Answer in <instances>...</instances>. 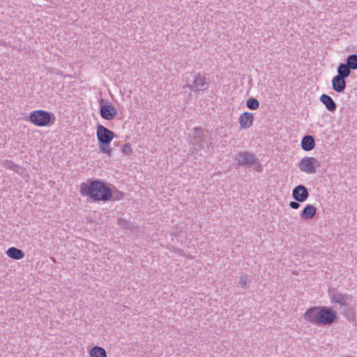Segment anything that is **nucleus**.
Listing matches in <instances>:
<instances>
[{
	"label": "nucleus",
	"instance_id": "nucleus-2",
	"mask_svg": "<svg viewBox=\"0 0 357 357\" xmlns=\"http://www.w3.org/2000/svg\"><path fill=\"white\" fill-rule=\"evenodd\" d=\"M211 144L208 131L201 128H195L192 138V144L197 153L200 155L208 153L209 144Z\"/></svg>",
	"mask_w": 357,
	"mask_h": 357
},
{
	"label": "nucleus",
	"instance_id": "nucleus-9",
	"mask_svg": "<svg viewBox=\"0 0 357 357\" xmlns=\"http://www.w3.org/2000/svg\"><path fill=\"white\" fill-rule=\"evenodd\" d=\"M117 112V108L109 104L107 100L102 98L100 100V114L102 119L112 120L116 117Z\"/></svg>",
	"mask_w": 357,
	"mask_h": 357
},
{
	"label": "nucleus",
	"instance_id": "nucleus-23",
	"mask_svg": "<svg viewBox=\"0 0 357 357\" xmlns=\"http://www.w3.org/2000/svg\"><path fill=\"white\" fill-rule=\"evenodd\" d=\"M246 105L249 109L255 110L259 108V102L257 99L250 98L246 102Z\"/></svg>",
	"mask_w": 357,
	"mask_h": 357
},
{
	"label": "nucleus",
	"instance_id": "nucleus-29",
	"mask_svg": "<svg viewBox=\"0 0 357 357\" xmlns=\"http://www.w3.org/2000/svg\"><path fill=\"white\" fill-rule=\"evenodd\" d=\"M254 166H255V171H257L258 172H261L262 171V166L258 161Z\"/></svg>",
	"mask_w": 357,
	"mask_h": 357
},
{
	"label": "nucleus",
	"instance_id": "nucleus-18",
	"mask_svg": "<svg viewBox=\"0 0 357 357\" xmlns=\"http://www.w3.org/2000/svg\"><path fill=\"white\" fill-rule=\"evenodd\" d=\"M6 255L14 259L19 260L24 257V253L22 250L15 248L10 247L6 251Z\"/></svg>",
	"mask_w": 357,
	"mask_h": 357
},
{
	"label": "nucleus",
	"instance_id": "nucleus-21",
	"mask_svg": "<svg viewBox=\"0 0 357 357\" xmlns=\"http://www.w3.org/2000/svg\"><path fill=\"white\" fill-rule=\"evenodd\" d=\"M351 70H357V54H352L347 56L345 63Z\"/></svg>",
	"mask_w": 357,
	"mask_h": 357
},
{
	"label": "nucleus",
	"instance_id": "nucleus-22",
	"mask_svg": "<svg viewBox=\"0 0 357 357\" xmlns=\"http://www.w3.org/2000/svg\"><path fill=\"white\" fill-rule=\"evenodd\" d=\"M117 224L119 227L126 230H131L133 228L132 223L123 218H118Z\"/></svg>",
	"mask_w": 357,
	"mask_h": 357
},
{
	"label": "nucleus",
	"instance_id": "nucleus-25",
	"mask_svg": "<svg viewBox=\"0 0 357 357\" xmlns=\"http://www.w3.org/2000/svg\"><path fill=\"white\" fill-rule=\"evenodd\" d=\"M5 167L7 169L13 170V171H15V172H17L18 174H22V172H20V170H22V167L20 166L16 165L15 163H14L12 161H7L6 162Z\"/></svg>",
	"mask_w": 357,
	"mask_h": 357
},
{
	"label": "nucleus",
	"instance_id": "nucleus-15",
	"mask_svg": "<svg viewBox=\"0 0 357 357\" xmlns=\"http://www.w3.org/2000/svg\"><path fill=\"white\" fill-rule=\"evenodd\" d=\"M319 100L325 105L328 111L334 112L336 110L337 105L330 96L324 93L321 95Z\"/></svg>",
	"mask_w": 357,
	"mask_h": 357
},
{
	"label": "nucleus",
	"instance_id": "nucleus-11",
	"mask_svg": "<svg viewBox=\"0 0 357 357\" xmlns=\"http://www.w3.org/2000/svg\"><path fill=\"white\" fill-rule=\"evenodd\" d=\"M304 318L310 323L319 326L320 319V306L308 308L304 314Z\"/></svg>",
	"mask_w": 357,
	"mask_h": 357
},
{
	"label": "nucleus",
	"instance_id": "nucleus-14",
	"mask_svg": "<svg viewBox=\"0 0 357 357\" xmlns=\"http://www.w3.org/2000/svg\"><path fill=\"white\" fill-rule=\"evenodd\" d=\"M331 83L333 89L337 93L343 92L347 86L345 79L337 75L333 77Z\"/></svg>",
	"mask_w": 357,
	"mask_h": 357
},
{
	"label": "nucleus",
	"instance_id": "nucleus-12",
	"mask_svg": "<svg viewBox=\"0 0 357 357\" xmlns=\"http://www.w3.org/2000/svg\"><path fill=\"white\" fill-rule=\"evenodd\" d=\"M292 197L297 201L304 202L309 197V191L303 185H298L292 190Z\"/></svg>",
	"mask_w": 357,
	"mask_h": 357
},
{
	"label": "nucleus",
	"instance_id": "nucleus-4",
	"mask_svg": "<svg viewBox=\"0 0 357 357\" xmlns=\"http://www.w3.org/2000/svg\"><path fill=\"white\" fill-rule=\"evenodd\" d=\"M209 85V79L206 78L205 75L200 73L196 74L192 73L186 74L185 86L195 93L204 91L208 88Z\"/></svg>",
	"mask_w": 357,
	"mask_h": 357
},
{
	"label": "nucleus",
	"instance_id": "nucleus-19",
	"mask_svg": "<svg viewBox=\"0 0 357 357\" xmlns=\"http://www.w3.org/2000/svg\"><path fill=\"white\" fill-rule=\"evenodd\" d=\"M351 68L346 64L341 63L337 68V76L344 79L349 77L351 75Z\"/></svg>",
	"mask_w": 357,
	"mask_h": 357
},
{
	"label": "nucleus",
	"instance_id": "nucleus-28",
	"mask_svg": "<svg viewBox=\"0 0 357 357\" xmlns=\"http://www.w3.org/2000/svg\"><path fill=\"white\" fill-rule=\"evenodd\" d=\"M239 284L244 289L247 288V280L245 276H241L239 280Z\"/></svg>",
	"mask_w": 357,
	"mask_h": 357
},
{
	"label": "nucleus",
	"instance_id": "nucleus-1",
	"mask_svg": "<svg viewBox=\"0 0 357 357\" xmlns=\"http://www.w3.org/2000/svg\"><path fill=\"white\" fill-rule=\"evenodd\" d=\"M110 184L100 179H88L80 185V194L88 196L95 202L112 199Z\"/></svg>",
	"mask_w": 357,
	"mask_h": 357
},
{
	"label": "nucleus",
	"instance_id": "nucleus-8",
	"mask_svg": "<svg viewBox=\"0 0 357 357\" xmlns=\"http://www.w3.org/2000/svg\"><path fill=\"white\" fill-rule=\"evenodd\" d=\"M319 326H330L337 319V312L332 308L320 306V318Z\"/></svg>",
	"mask_w": 357,
	"mask_h": 357
},
{
	"label": "nucleus",
	"instance_id": "nucleus-3",
	"mask_svg": "<svg viewBox=\"0 0 357 357\" xmlns=\"http://www.w3.org/2000/svg\"><path fill=\"white\" fill-rule=\"evenodd\" d=\"M96 135L99 143L100 152L110 156L112 154L110 142L115 137V133L100 124L97 126Z\"/></svg>",
	"mask_w": 357,
	"mask_h": 357
},
{
	"label": "nucleus",
	"instance_id": "nucleus-26",
	"mask_svg": "<svg viewBox=\"0 0 357 357\" xmlns=\"http://www.w3.org/2000/svg\"><path fill=\"white\" fill-rule=\"evenodd\" d=\"M122 152L126 155L132 154V150L131 145L129 143H126L123 146Z\"/></svg>",
	"mask_w": 357,
	"mask_h": 357
},
{
	"label": "nucleus",
	"instance_id": "nucleus-13",
	"mask_svg": "<svg viewBox=\"0 0 357 357\" xmlns=\"http://www.w3.org/2000/svg\"><path fill=\"white\" fill-rule=\"evenodd\" d=\"M254 116L250 112H243L238 118V122L241 128H250L253 122Z\"/></svg>",
	"mask_w": 357,
	"mask_h": 357
},
{
	"label": "nucleus",
	"instance_id": "nucleus-6",
	"mask_svg": "<svg viewBox=\"0 0 357 357\" xmlns=\"http://www.w3.org/2000/svg\"><path fill=\"white\" fill-rule=\"evenodd\" d=\"M29 121L35 126H46L50 123L51 114L42 109L36 110L30 114Z\"/></svg>",
	"mask_w": 357,
	"mask_h": 357
},
{
	"label": "nucleus",
	"instance_id": "nucleus-17",
	"mask_svg": "<svg viewBox=\"0 0 357 357\" xmlns=\"http://www.w3.org/2000/svg\"><path fill=\"white\" fill-rule=\"evenodd\" d=\"M315 146V141L313 136L307 135H305L301 140V147L305 151L312 150Z\"/></svg>",
	"mask_w": 357,
	"mask_h": 357
},
{
	"label": "nucleus",
	"instance_id": "nucleus-5",
	"mask_svg": "<svg viewBox=\"0 0 357 357\" xmlns=\"http://www.w3.org/2000/svg\"><path fill=\"white\" fill-rule=\"evenodd\" d=\"M331 303L333 304H338L340 305L339 309H343L345 310L350 306L351 302H352V296L347 294L340 293L335 289H329L328 291Z\"/></svg>",
	"mask_w": 357,
	"mask_h": 357
},
{
	"label": "nucleus",
	"instance_id": "nucleus-24",
	"mask_svg": "<svg viewBox=\"0 0 357 357\" xmlns=\"http://www.w3.org/2000/svg\"><path fill=\"white\" fill-rule=\"evenodd\" d=\"M113 190L111 188L112 199L116 201L123 199L124 193L117 190L114 186H113Z\"/></svg>",
	"mask_w": 357,
	"mask_h": 357
},
{
	"label": "nucleus",
	"instance_id": "nucleus-27",
	"mask_svg": "<svg viewBox=\"0 0 357 357\" xmlns=\"http://www.w3.org/2000/svg\"><path fill=\"white\" fill-rule=\"evenodd\" d=\"M300 202L297 201H291L289 202V206L293 209H298L301 204H299Z\"/></svg>",
	"mask_w": 357,
	"mask_h": 357
},
{
	"label": "nucleus",
	"instance_id": "nucleus-16",
	"mask_svg": "<svg viewBox=\"0 0 357 357\" xmlns=\"http://www.w3.org/2000/svg\"><path fill=\"white\" fill-rule=\"evenodd\" d=\"M317 212V208L312 204L306 205L301 212V218L308 220L314 218Z\"/></svg>",
	"mask_w": 357,
	"mask_h": 357
},
{
	"label": "nucleus",
	"instance_id": "nucleus-7",
	"mask_svg": "<svg viewBox=\"0 0 357 357\" xmlns=\"http://www.w3.org/2000/svg\"><path fill=\"white\" fill-rule=\"evenodd\" d=\"M320 162L314 157H305L298 162V167L303 172L308 174H314L317 172V168L320 167Z\"/></svg>",
	"mask_w": 357,
	"mask_h": 357
},
{
	"label": "nucleus",
	"instance_id": "nucleus-20",
	"mask_svg": "<svg viewBox=\"0 0 357 357\" xmlns=\"http://www.w3.org/2000/svg\"><path fill=\"white\" fill-rule=\"evenodd\" d=\"M90 356L91 357H107V353L103 348L95 346L90 350Z\"/></svg>",
	"mask_w": 357,
	"mask_h": 357
},
{
	"label": "nucleus",
	"instance_id": "nucleus-10",
	"mask_svg": "<svg viewBox=\"0 0 357 357\" xmlns=\"http://www.w3.org/2000/svg\"><path fill=\"white\" fill-rule=\"evenodd\" d=\"M234 159L239 166L251 167L257 162V158L248 151H241L235 155Z\"/></svg>",
	"mask_w": 357,
	"mask_h": 357
}]
</instances>
